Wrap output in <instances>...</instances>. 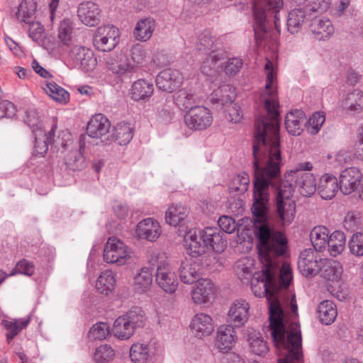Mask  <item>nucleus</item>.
I'll return each mask as SVG.
<instances>
[{"label":"nucleus","mask_w":363,"mask_h":363,"mask_svg":"<svg viewBox=\"0 0 363 363\" xmlns=\"http://www.w3.org/2000/svg\"><path fill=\"white\" fill-rule=\"evenodd\" d=\"M119 30L114 26L106 25L99 27L94 35L93 43L99 51L109 52L119 42Z\"/></svg>","instance_id":"nucleus-5"},{"label":"nucleus","mask_w":363,"mask_h":363,"mask_svg":"<svg viewBox=\"0 0 363 363\" xmlns=\"http://www.w3.org/2000/svg\"><path fill=\"white\" fill-rule=\"evenodd\" d=\"M362 173L357 167H350L342 171L339 179V188L343 194L349 195L359 185Z\"/></svg>","instance_id":"nucleus-13"},{"label":"nucleus","mask_w":363,"mask_h":363,"mask_svg":"<svg viewBox=\"0 0 363 363\" xmlns=\"http://www.w3.org/2000/svg\"><path fill=\"white\" fill-rule=\"evenodd\" d=\"M155 82L159 89L172 93L182 86L183 76L177 69H166L157 74Z\"/></svg>","instance_id":"nucleus-10"},{"label":"nucleus","mask_w":363,"mask_h":363,"mask_svg":"<svg viewBox=\"0 0 363 363\" xmlns=\"http://www.w3.org/2000/svg\"><path fill=\"white\" fill-rule=\"evenodd\" d=\"M317 313L320 321L326 325L334 323L337 315L336 306L330 300L322 301L318 306Z\"/></svg>","instance_id":"nucleus-32"},{"label":"nucleus","mask_w":363,"mask_h":363,"mask_svg":"<svg viewBox=\"0 0 363 363\" xmlns=\"http://www.w3.org/2000/svg\"><path fill=\"white\" fill-rule=\"evenodd\" d=\"M237 335L232 325H222L217 330L216 345L220 352L227 353L235 345Z\"/></svg>","instance_id":"nucleus-16"},{"label":"nucleus","mask_w":363,"mask_h":363,"mask_svg":"<svg viewBox=\"0 0 363 363\" xmlns=\"http://www.w3.org/2000/svg\"><path fill=\"white\" fill-rule=\"evenodd\" d=\"M174 103L179 109L186 111L196 106L195 96L184 89L179 91L175 94Z\"/></svg>","instance_id":"nucleus-45"},{"label":"nucleus","mask_w":363,"mask_h":363,"mask_svg":"<svg viewBox=\"0 0 363 363\" xmlns=\"http://www.w3.org/2000/svg\"><path fill=\"white\" fill-rule=\"evenodd\" d=\"M72 22L69 19L61 21L58 30V37L65 45H68L70 43L72 38Z\"/></svg>","instance_id":"nucleus-56"},{"label":"nucleus","mask_w":363,"mask_h":363,"mask_svg":"<svg viewBox=\"0 0 363 363\" xmlns=\"http://www.w3.org/2000/svg\"><path fill=\"white\" fill-rule=\"evenodd\" d=\"M342 106L350 111H361L363 108V92L356 89L349 93L342 103Z\"/></svg>","instance_id":"nucleus-49"},{"label":"nucleus","mask_w":363,"mask_h":363,"mask_svg":"<svg viewBox=\"0 0 363 363\" xmlns=\"http://www.w3.org/2000/svg\"><path fill=\"white\" fill-rule=\"evenodd\" d=\"M289 342L286 345L275 347L279 352L284 350L283 358H279L277 363H303L301 341Z\"/></svg>","instance_id":"nucleus-22"},{"label":"nucleus","mask_w":363,"mask_h":363,"mask_svg":"<svg viewBox=\"0 0 363 363\" xmlns=\"http://www.w3.org/2000/svg\"><path fill=\"white\" fill-rule=\"evenodd\" d=\"M130 258L127 246L118 238L111 237L104 249V259L107 263L123 265Z\"/></svg>","instance_id":"nucleus-7"},{"label":"nucleus","mask_w":363,"mask_h":363,"mask_svg":"<svg viewBox=\"0 0 363 363\" xmlns=\"http://www.w3.org/2000/svg\"><path fill=\"white\" fill-rule=\"evenodd\" d=\"M309 29L313 38L318 40H324L334 33L333 26L329 19L314 18L310 23Z\"/></svg>","instance_id":"nucleus-26"},{"label":"nucleus","mask_w":363,"mask_h":363,"mask_svg":"<svg viewBox=\"0 0 363 363\" xmlns=\"http://www.w3.org/2000/svg\"><path fill=\"white\" fill-rule=\"evenodd\" d=\"M36 11V2L34 0H23L20 4L16 16L19 21L30 23Z\"/></svg>","instance_id":"nucleus-43"},{"label":"nucleus","mask_w":363,"mask_h":363,"mask_svg":"<svg viewBox=\"0 0 363 363\" xmlns=\"http://www.w3.org/2000/svg\"><path fill=\"white\" fill-rule=\"evenodd\" d=\"M152 271L147 267L141 268L134 277L133 287L135 291L143 294L147 291L152 283Z\"/></svg>","instance_id":"nucleus-33"},{"label":"nucleus","mask_w":363,"mask_h":363,"mask_svg":"<svg viewBox=\"0 0 363 363\" xmlns=\"http://www.w3.org/2000/svg\"><path fill=\"white\" fill-rule=\"evenodd\" d=\"M189 208L182 205H172L166 211L165 219L170 225L177 226L189 215Z\"/></svg>","instance_id":"nucleus-38"},{"label":"nucleus","mask_w":363,"mask_h":363,"mask_svg":"<svg viewBox=\"0 0 363 363\" xmlns=\"http://www.w3.org/2000/svg\"><path fill=\"white\" fill-rule=\"evenodd\" d=\"M156 28V21L152 17L140 19L134 28L133 35L140 42H146L152 37Z\"/></svg>","instance_id":"nucleus-27"},{"label":"nucleus","mask_w":363,"mask_h":363,"mask_svg":"<svg viewBox=\"0 0 363 363\" xmlns=\"http://www.w3.org/2000/svg\"><path fill=\"white\" fill-rule=\"evenodd\" d=\"M56 125H53L51 130L45 133L43 130H40L39 133L34 135V153L40 155L45 154L48 150V145L52 143L55 135Z\"/></svg>","instance_id":"nucleus-31"},{"label":"nucleus","mask_w":363,"mask_h":363,"mask_svg":"<svg viewBox=\"0 0 363 363\" xmlns=\"http://www.w3.org/2000/svg\"><path fill=\"white\" fill-rule=\"evenodd\" d=\"M191 330L198 338L208 336L214 330L211 317L206 313L196 314L191 322Z\"/></svg>","instance_id":"nucleus-21"},{"label":"nucleus","mask_w":363,"mask_h":363,"mask_svg":"<svg viewBox=\"0 0 363 363\" xmlns=\"http://www.w3.org/2000/svg\"><path fill=\"white\" fill-rule=\"evenodd\" d=\"M199 235L196 234V231L189 230L184 237L185 245L188 253L192 257H196L206 252V244L201 242Z\"/></svg>","instance_id":"nucleus-30"},{"label":"nucleus","mask_w":363,"mask_h":363,"mask_svg":"<svg viewBox=\"0 0 363 363\" xmlns=\"http://www.w3.org/2000/svg\"><path fill=\"white\" fill-rule=\"evenodd\" d=\"M320 269L318 273L328 281H337L342 274V267L340 262L331 259L323 258L320 262Z\"/></svg>","instance_id":"nucleus-29"},{"label":"nucleus","mask_w":363,"mask_h":363,"mask_svg":"<svg viewBox=\"0 0 363 363\" xmlns=\"http://www.w3.org/2000/svg\"><path fill=\"white\" fill-rule=\"evenodd\" d=\"M163 258L164 254L154 252L149 262L157 267L156 282L159 287L165 293L173 294L177 290L179 281L176 273Z\"/></svg>","instance_id":"nucleus-4"},{"label":"nucleus","mask_w":363,"mask_h":363,"mask_svg":"<svg viewBox=\"0 0 363 363\" xmlns=\"http://www.w3.org/2000/svg\"><path fill=\"white\" fill-rule=\"evenodd\" d=\"M178 272L183 283L192 284L201 279V267L193 258L185 259L181 262Z\"/></svg>","instance_id":"nucleus-14"},{"label":"nucleus","mask_w":363,"mask_h":363,"mask_svg":"<svg viewBox=\"0 0 363 363\" xmlns=\"http://www.w3.org/2000/svg\"><path fill=\"white\" fill-rule=\"evenodd\" d=\"M249 184V175L243 172L233 178L229 185V191L237 195L242 194L248 189Z\"/></svg>","instance_id":"nucleus-48"},{"label":"nucleus","mask_w":363,"mask_h":363,"mask_svg":"<svg viewBox=\"0 0 363 363\" xmlns=\"http://www.w3.org/2000/svg\"><path fill=\"white\" fill-rule=\"evenodd\" d=\"M115 282L116 279L113 272L110 270H105L99 277L96 283V288L101 294H107L113 290Z\"/></svg>","instance_id":"nucleus-47"},{"label":"nucleus","mask_w":363,"mask_h":363,"mask_svg":"<svg viewBox=\"0 0 363 363\" xmlns=\"http://www.w3.org/2000/svg\"><path fill=\"white\" fill-rule=\"evenodd\" d=\"M306 13L302 9H294L288 13L286 21L287 30L291 34H296L301 30L305 21Z\"/></svg>","instance_id":"nucleus-42"},{"label":"nucleus","mask_w":363,"mask_h":363,"mask_svg":"<svg viewBox=\"0 0 363 363\" xmlns=\"http://www.w3.org/2000/svg\"><path fill=\"white\" fill-rule=\"evenodd\" d=\"M317 189L323 199H331L340 189L338 181L335 176L325 174L320 179Z\"/></svg>","instance_id":"nucleus-28"},{"label":"nucleus","mask_w":363,"mask_h":363,"mask_svg":"<svg viewBox=\"0 0 363 363\" xmlns=\"http://www.w3.org/2000/svg\"><path fill=\"white\" fill-rule=\"evenodd\" d=\"M153 91L152 83L145 79H138L132 85L131 97L134 101L146 100L152 95Z\"/></svg>","instance_id":"nucleus-34"},{"label":"nucleus","mask_w":363,"mask_h":363,"mask_svg":"<svg viewBox=\"0 0 363 363\" xmlns=\"http://www.w3.org/2000/svg\"><path fill=\"white\" fill-rule=\"evenodd\" d=\"M26 23L29 24V36L33 39V40L37 43L40 42L44 33L43 26L38 22H34L33 19L31 20L30 23Z\"/></svg>","instance_id":"nucleus-64"},{"label":"nucleus","mask_w":363,"mask_h":363,"mask_svg":"<svg viewBox=\"0 0 363 363\" xmlns=\"http://www.w3.org/2000/svg\"><path fill=\"white\" fill-rule=\"evenodd\" d=\"M310 238L314 250L322 252L328 244L329 230L323 225L315 226L311 230Z\"/></svg>","instance_id":"nucleus-35"},{"label":"nucleus","mask_w":363,"mask_h":363,"mask_svg":"<svg viewBox=\"0 0 363 363\" xmlns=\"http://www.w3.org/2000/svg\"><path fill=\"white\" fill-rule=\"evenodd\" d=\"M215 292L214 284L210 279H201L191 291L192 300L196 304L207 303L214 298Z\"/></svg>","instance_id":"nucleus-18"},{"label":"nucleus","mask_w":363,"mask_h":363,"mask_svg":"<svg viewBox=\"0 0 363 363\" xmlns=\"http://www.w3.org/2000/svg\"><path fill=\"white\" fill-rule=\"evenodd\" d=\"M44 89L57 102L67 104L69 100V92L55 82H48Z\"/></svg>","instance_id":"nucleus-46"},{"label":"nucleus","mask_w":363,"mask_h":363,"mask_svg":"<svg viewBox=\"0 0 363 363\" xmlns=\"http://www.w3.org/2000/svg\"><path fill=\"white\" fill-rule=\"evenodd\" d=\"M216 37L213 36L211 31L206 30L203 31L197 38L196 48L198 51L207 54L216 48Z\"/></svg>","instance_id":"nucleus-44"},{"label":"nucleus","mask_w":363,"mask_h":363,"mask_svg":"<svg viewBox=\"0 0 363 363\" xmlns=\"http://www.w3.org/2000/svg\"><path fill=\"white\" fill-rule=\"evenodd\" d=\"M224 235V233L216 227H207L199 232V238L206 244V247H210L217 253L223 252L227 246Z\"/></svg>","instance_id":"nucleus-11"},{"label":"nucleus","mask_w":363,"mask_h":363,"mask_svg":"<svg viewBox=\"0 0 363 363\" xmlns=\"http://www.w3.org/2000/svg\"><path fill=\"white\" fill-rule=\"evenodd\" d=\"M134 326L127 320L124 315L116 319L112 328L115 337L119 340H128L135 333Z\"/></svg>","instance_id":"nucleus-36"},{"label":"nucleus","mask_w":363,"mask_h":363,"mask_svg":"<svg viewBox=\"0 0 363 363\" xmlns=\"http://www.w3.org/2000/svg\"><path fill=\"white\" fill-rule=\"evenodd\" d=\"M346 243V237L342 231L335 230L329 238L328 252L333 257H336L340 255L345 249Z\"/></svg>","instance_id":"nucleus-40"},{"label":"nucleus","mask_w":363,"mask_h":363,"mask_svg":"<svg viewBox=\"0 0 363 363\" xmlns=\"http://www.w3.org/2000/svg\"><path fill=\"white\" fill-rule=\"evenodd\" d=\"M307 123L303 111L296 109L288 113L285 118V125L288 133L293 135H299Z\"/></svg>","instance_id":"nucleus-24"},{"label":"nucleus","mask_w":363,"mask_h":363,"mask_svg":"<svg viewBox=\"0 0 363 363\" xmlns=\"http://www.w3.org/2000/svg\"><path fill=\"white\" fill-rule=\"evenodd\" d=\"M106 65L108 70L118 77H130L133 73L136 72L129 56L123 52L109 57L106 60Z\"/></svg>","instance_id":"nucleus-9"},{"label":"nucleus","mask_w":363,"mask_h":363,"mask_svg":"<svg viewBox=\"0 0 363 363\" xmlns=\"http://www.w3.org/2000/svg\"><path fill=\"white\" fill-rule=\"evenodd\" d=\"M115 355L113 349L108 345H102L96 349L94 359L98 363H104L113 359Z\"/></svg>","instance_id":"nucleus-54"},{"label":"nucleus","mask_w":363,"mask_h":363,"mask_svg":"<svg viewBox=\"0 0 363 363\" xmlns=\"http://www.w3.org/2000/svg\"><path fill=\"white\" fill-rule=\"evenodd\" d=\"M161 233L160 223L152 218H147L139 222L136 228L138 237L150 242L156 241Z\"/></svg>","instance_id":"nucleus-19"},{"label":"nucleus","mask_w":363,"mask_h":363,"mask_svg":"<svg viewBox=\"0 0 363 363\" xmlns=\"http://www.w3.org/2000/svg\"><path fill=\"white\" fill-rule=\"evenodd\" d=\"M112 135L117 144L125 145L132 140L133 130L130 123H121L114 127Z\"/></svg>","instance_id":"nucleus-39"},{"label":"nucleus","mask_w":363,"mask_h":363,"mask_svg":"<svg viewBox=\"0 0 363 363\" xmlns=\"http://www.w3.org/2000/svg\"><path fill=\"white\" fill-rule=\"evenodd\" d=\"M201 62V71L206 75H211L216 69L217 62L223 60L225 53L223 50H212Z\"/></svg>","instance_id":"nucleus-37"},{"label":"nucleus","mask_w":363,"mask_h":363,"mask_svg":"<svg viewBox=\"0 0 363 363\" xmlns=\"http://www.w3.org/2000/svg\"><path fill=\"white\" fill-rule=\"evenodd\" d=\"M30 319L27 318L26 320H21V321L15 320V321H8L4 320L3 325L5 328L9 331V333L6 335L7 340L9 342L16 335L18 334V333L26 328Z\"/></svg>","instance_id":"nucleus-52"},{"label":"nucleus","mask_w":363,"mask_h":363,"mask_svg":"<svg viewBox=\"0 0 363 363\" xmlns=\"http://www.w3.org/2000/svg\"><path fill=\"white\" fill-rule=\"evenodd\" d=\"M323 259L318 251L312 248L306 249L300 253L298 268L305 277L315 276L320 269V265Z\"/></svg>","instance_id":"nucleus-8"},{"label":"nucleus","mask_w":363,"mask_h":363,"mask_svg":"<svg viewBox=\"0 0 363 363\" xmlns=\"http://www.w3.org/2000/svg\"><path fill=\"white\" fill-rule=\"evenodd\" d=\"M71 55L74 62L85 72L93 70L97 65L93 51L85 47L78 45L73 47Z\"/></svg>","instance_id":"nucleus-20"},{"label":"nucleus","mask_w":363,"mask_h":363,"mask_svg":"<svg viewBox=\"0 0 363 363\" xmlns=\"http://www.w3.org/2000/svg\"><path fill=\"white\" fill-rule=\"evenodd\" d=\"M77 16L82 23L87 26H95L100 22L101 10L92 1L82 2L79 5Z\"/></svg>","instance_id":"nucleus-17"},{"label":"nucleus","mask_w":363,"mask_h":363,"mask_svg":"<svg viewBox=\"0 0 363 363\" xmlns=\"http://www.w3.org/2000/svg\"><path fill=\"white\" fill-rule=\"evenodd\" d=\"M218 225L219 226L218 228L224 233H232L237 228L235 220L233 218L227 216L220 217L218 220Z\"/></svg>","instance_id":"nucleus-63"},{"label":"nucleus","mask_w":363,"mask_h":363,"mask_svg":"<svg viewBox=\"0 0 363 363\" xmlns=\"http://www.w3.org/2000/svg\"><path fill=\"white\" fill-rule=\"evenodd\" d=\"M266 113L258 115L255 122L253 204L252 212L255 228L265 224L273 231L284 234L267 222L269 187L276 188V210L283 225H289L296 216V203L292 199L294 186L288 180L281 182L282 157L280 149L279 103L272 97L264 101Z\"/></svg>","instance_id":"nucleus-1"},{"label":"nucleus","mask_w":363,"mask_h":363,"mask_svg":"<svg viewBox=\"0 0 363 363\" xmlns=\"http://www.w3.org/2000/svg\"><path fill=\"white\" fill-rule=\"evenodd\" d=\"M284 5L283 0H253L254 16L255 26L254 27L255 37L262 38L259 36V33L263 35L268 31V24L271 18L274 21L276 30L279 33V18L278 14Z\"/></svg>","instance_id":"nucleus-3"},{"label":"nucleus","mask_w":363,"mask_h":363,"mask_svg":"<svg viewBox=\"0 0 363 363\" xmlns=\"http://www.w3.org/2000/svg\"><path fill=\"white\" fill-rule=\"evenodd\" d=\"M145 315V311L139 307L132 308L129 311L124 314V316L130 324L132 326H134L135 330L143 326Z\"/></svg>","instance_id":"nucleus-51"},{"label":"nucleus","mask_w":363,"mask_h":363,"mask_svg":"<svg viewBox=\"0 0 363 363\" xmlns=\"http://www.w3.org/2000/svg\"><path fill=\"white\" fill-rule=\"evenodd\" d=\"M24 121L31 129L33 134L39 133L40 130H43V125L40 121L38 113L34 109H30L26 112Z\"/></svg>","instance_id":"nucleus-57"},{"label":"nucleus","mask_w":363,"mask_h":363,"mask_svg":"<svg viewBox=\"0 0 363 363\" xmlns=\"http://www.w3.org/2000/svg\"><path fill=\"white\" fill-rule=\"evenodd\" d=\"M250 350L252 353L259 357H264L269 352L267 342L259 333H252L247 338Z\"/></svg>","instance_id":"nucleus-41"},{"label":"nucleus","mask_w":363,"mask_h":363,"mask_svg":"<svg viewBox=\"0 0 363 363\" xmlns=\"http://www.w3.org/2000/svg\"><path fill=\"white\" fill-rule=\"evenodd\" d=\"M325 121L323 112H315L308 119V123L311 128V133L316 134Z\"/></svg>","instance_id":"nucleus-62"},{"label":"nucleus","mask_w":363,"mask_h":363,"mask_svg":"<svg viewBox=\"0 0 363 363\" xmlns=\"http://www.w3.org/2000/svg\"><path fill=\"white\" fill-rule=\"evenodd\" d=\"M111 128V123L104 115H94L86 126V133L92 138H100L105 135Z\"/></svg>","instance_id":"nucleus-23"},{"label":"nucleus","mask_w":363,"mask_h":363,"mask_svg":"<svg viewBox=\"0 0 363 363\" xmlns=\"http://www.w3.org/2000/svg\"><path fill=\"white\" fill-rule=\"evenodd\" d=\"M255 235L258 241V254L264 267L261 272L254 274L251 288L256 296L267 297L271 335L274 346L301 341L300 325L295 321H289L277 296L276 264L270 257L272 253L284 255L288 247L287 239L281 233L273 231L263 223L256 228Z\"/></svg>","instance_id":"nucleus-2"},{"label":"nucleus","mask_w":363,"mask_h":363,"mask_svg":"<svg viewBox=\"0 0 363 363\" xmlns=\"http://www.w3.org/2000/svg\"><path fill=\"white\" fill-rule=\"evenodd\" d=\"M291 173L296 179V187L302 196L308 197L315 192L318 185L312 173L302 171H291Z\"/></svg>","instance_id":"nucleus-15"},{"label":"nucleus","mask_w":363,"mask_h":363,"mask_svg":"<svg viewBox=\"0 0 363 363\" xmlns=\"http://www.w3.org/2000/svg\"><path fill=\"white\" fill-rule=\"evenodd\" d=\"M224 113L225 118L231 123H238L242 119L243 116L240 106L232 101L225 105Z\"/></svg>","instance_id":"nucleus-55"},{"label":"nucleus","mask_w":363,"mask_h":363,"mask_svg":"<svg viewBox=\"0 0 363 363\" xmlns=\"http://www.w3.org/2000/svg\"><path fill=\"white\" fill-rule=\"evenodd\" d=\"M279 256V255H273L272 253L270 254L272 260H273L276 264V277L277 276L278 273H279V279L281 285L284 287L287 288L289 287L292 279L291 269L286 264H284L281 269L279 268V264L275 260L276 257Z\"/></svg>","instance_id":"nucleus-53"},{"label":"nucleus","mask_w":363,"mask_h":363,"mask_svg":"<svg viewBox=\"0 0 363 363\" xmlns=\"http://www.w3.org/2000/svg\"><path fill=\"white\" fill-rule=\"evenodd\" d=\"M130 357L135 363H143L147 358V348L140 344L133 345L130 350Z\"/></svg>","instance_id":"nucleus-60"},{"label":"nucleus","mask_w":363,"mask_h":363,"mask_svg":"<svg viewBox=\"0 0 363 363\" xmlns=\"http://www.w3.org/2000/svg\"><path fill=\"white\" fill-rule=\"evenodd\" d=\"M186 126L194 130H206L213 122L211 111L205 106H197L187 111L184 115Z\"/></svg>","instance_id":"nucleus-6"},{"label":"nucleus","mask_w":363,"mask_h":363,"mask_svg":"<svg viewBox=\"0 0 363 363\" xmlns=\"http://www.w3.org/2000/svg\"><path fill=\"white\" fill-rule=\"evenodd\" d=\"M350 252L355 256H363V233L354 234L349 242Z\"/></svg>","instance_id":"nucleus-61"},{"label":"nucleus","mask_w":363,"mask_h":363,"mask_svg":"<svg viewBox=\"0 0 363 363\" xmlns=\"http://www.w3.org/2000/svg\"><path fill=\"white\" fill-rule=\"evenodd\" d=\"M85 135H81L78 142V150H72L65 157V164L67 167L72 171H78L85 166V160L82 155V150L85 147Z\"/></svg>","instance_id":"nucleus-25"},{"label":"nucleus","mask_w":363,"mask_h":363,"mask_svg":"<svg viewBox=\"0 0 363 363\" xmlns=\"http://www.w3.org/2000/svg\"><path fill=\"white\" fill-rule=\"evenodd\" d=\"M35 272V267L33 262L23 259L20 260L13 269L9 276H13L16 274H21L27 276H32Z\"/></svg>","instance_id":"nucleus-59"},{"label":"nucleus","mask_w":363,"mask_h":363,"mask_svg":"<svg viewBox=\"0 0 363 363\" xmlns=\"http://www.w3.org/2000/svg\"><path fill=\"white\" fill-rule=\"evenodd\" d=\"M128 55L130 59L132 65L135 66L136 72L140 67L147 62V52L141 44L137 43L133 45L130 50V54Z\"/></svg>","instance_id":"nucleus-50"},{"label":"nucleus","mask_w":363,"mask_h":363,"mask_svg":"<svg viewBox=\"0 0 363 363\" xmlns=\"http://www.w3.org/2000/svg\"><path fill=\"white\" fill-rule=\"evenodd\" d=\"M250 305L244 299L235 301L228 313L227 321L235 328L245 325L249 318Z\"/></svg>","instance_id":"nucleus-12"},{"label":"nucleus","mask_w":363,"mask_h":363,"mask_svg":"<svg viewBox=\"0 0 363 363\" xmlns=\"http://www.w3.org/2000/svg\"><path fill=\"white\" fill-rule=\"evenodd\" d=\"M110 333V328L108 323L99 322L92 326L89 332V337L95 340L105 339Z\"/></svg>","instance_id":"nucleus-58"}]
</instances>
